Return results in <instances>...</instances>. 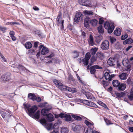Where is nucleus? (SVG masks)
Returning <instances> with one entry per match:
<instances>
[{
    "label": "nucleus",
    "instance_id": "72a5a7b5",
    "mask_svg": "<svg viewBox=\"0 0 133 133\" xmlns=\"http://www.w3.org/2000/svg\"><path fill=\"white\" fill-rule=\"evenodd\" d=\"M68 132V129L65 127H62L61 129V133H67Z\"/></svg>",
    "mask_w": 133,
    "mask_h": 133
},
{
    "label": "nucleus",
    "instance_id": "5fc2aeb1",
    "mask_svg": "<svg viewBox=\"0 0 133 133\" xmlns=\"http://www.w3.org/2000/svg\"><path fill=\"white\" fill-rule=\"evenodd\" d=\"M96 2L95 1L94 2H91V6L90 7H96Z\"/></svg>",
    "mask_w": 133,
    "mask_h": 133
},
{
    "label": "nucleus",
    "instance_id": "f257e3e1",
    "mask_svg": "<svg viewBox=\"0 0 133 133\" xmlns=\"http://www.w3.org/2000/svg\"><path fill=\"white\" fill-rule=\"evenodd\" d=\"M54 83L58 88L59 89L61 90L66 91H71V89L69 87L64 86L59 81L56 79L53 80Z\"/></svg>",
    "mask_w": 133,
    "mask_h": 133
},
{
    "label": "nucleus",
    "instance_id": "9d476101",
    "mask_svg": "<svg viewBox=\"0 0 133 133\" xmlns=\"http://www.w3.org/2000/svg\"><path fill=\"white\" fill-rule=\"evenodd\" d=\"M115 76L114 74H110L108 72H106L104 74V77L106 79L109 81L112 80V78Z\"/></svg>",
    "mask_w": 133,
    "mask_h": 133
},
{
    "label": "nucleus",
    "instance_id": "2eb2a0df",
    "mask_svg": "<svg viewBox=\"0 0 133 133\" xmlns=\"http://www.w3.org/2000/svg\"><path fill=\"white\" fill-rule=\"evenodd\" d=\"M90 18L88 17H87L84 19V26L86 28H88L89 26V22Z\"/></svg>",
    "mask_w": 133,
    "mask_h": 133
},
{
    "label": "nucleus",
    "instance_id": "bb28decb",
    "mask_svg": "<svg viewBox=\"0 0 133 133\" xmlns=\"http://www.w3.org/2000/svg\"><path fill=\"white\" fill-rule=\"evenodd\" d=\"M9 34L10 37H11L13 41H15L16 40V38L14 36L15 33L14 32L11 31L10 32Z\"/></svg>",
    "mask_w": 133,
    "mask_h": 133
},
{
    "label": "nucleus",
    "instance_id": "c85d7f7f",
    "mask_svg": "<svg viewBox=\"0 0 133 133\" xmlns=\"http://www.w3.org/2000/svg\"><path fill=\"white\" fill-rule=\"evenodd\" d=\"M98 32L99 34H103L104 31V29L102 25H100L97 28Z\"/></svg>",
    "mask_w": 133,
    "mask_h": 133
},
{
    "label": "nucleus",
    "instance_id": "f704fd0d",
    "mask_svg": "<svg viewBox=\"0 0 133 133\" xmlns=\"http://www.w3.org/2000/svg\"><path fill=\"white\" fill-rule=\"evenodd\" d=\"M84 3L85 4L83 5L90 7L91 6V2L88 0H85Z\"/></svg>",
    "mask_w": 133,
    "mask_h": 133
},
{
    "label": "nucleus",
    "instance_id": "6ab92c4d",
    "mask_svg": "<svg viewBox=\"0 0 133 133\" xmlns=\"http://www.w3.org/2000/svg\"><path fill=\"white\" fill-rule=\"evenodd\" d=\"M126 85L124 83L120 84L118 87V89L121 91H123L125 90L126 88Z\"/></svg>",
    "mask_w": 133,
    "mask_h": 133
},
{
    "label": "nucleus",
    "instance_id": "7ed1b4c3",
    "mask_svg": "<svg viewBox=\"0 0 133 133\" xmlns=\"http://www.w3.org/2000/svg\"><path fill=\"white\" fill-rule=\"evenodd\" d=\"M114 23H109L108 22H106L104 23V26L105 29L108 30L109 33H111L113 32L115 26Z\"/></svg>",
    "mask_w": 133,
    "mask_h": 133
},
{
    "label": "nucleus",
    "instance_id": "58836bf2",
    "mask_svg": "<svg viewBox=\"0 0 133 133\" xmlns=\"http://www.w3.org/2000/svg\"><path fill=\"white\" fill-rule=\"evenodd\" d=\"M39 116L40 111H37L33 116L35 118L38 119L39 118Z\"/></svg>",
    "mask_w": 133,
    "mask_h": 133
},
{
    "label": "nucleus",
    "instance_id": "49530a36",
    "mask_svg": "<svg viewBox=\"0 0 133 133\" xmlns=\"http://www.w3.org/2000/svg\"><path fill=\"white\" fill-rule=\"evenodd\" d=\"M92 129L93 128H88L86 131L85 133H93Z\"/></svg>",
    "mask_w": 133,
    "mask_h": 133
},
{
    "label": "nucleus",
    "instance_id": "13d9d810",
    "mask_svg": "<svg viewBox=\"0 0 133 133\" xmlns=\"http://www.w3.org/2000/svg\"><path fill=\"white\" fill-rule=\"evenodd\" d=\"M110 39L112 43H113L116 41V39L113 37H111Z\"/></svg>",
    "mask_w": 133,
    "mask_h": 133
},
{
    "label": "nucleus",
    "instance_id": "473e14b6",
    "mask_svg": "<svg viewBox=\"0 0 133 133\" xmlns=\"http://www.w3.org/2000/svg\"><path fill=\"white\" fill-rule=\"evenodd\" d=\"M28 98L29 99H31L33 101H35L36 96L30 93L28 95Z\"/></svg>",
    "mask_w": 133,
    "mask_h": 133
},
{
    "label": "nucleus",
    "instance_id": "79ce46f5",
    "mask_svg": "<svg viewBox=\"0 0 133 133\" xmlns=\"http://www.w3.org/2000/svg\"><path fill=\"white\" fill-rule=\"evenodd\" d=\"M131 77H129L126 81V83L130 85H131V84L132 82L131 81Z\"/></svg>",
    "mask_w": 133,
    "mask_h": 133
},
{
    "label": "nucleus",
    "instance_id": "a19ab883",
    "mask_svg": "<svg viewBox=\"0 0 133 133\" xmlns=\"http://www.w3.org/2000/svg\"><path fill=\"white\" fill-rule=\"evenodd\" d=\"M50 126L51 128H52L53 129H56L58 128L57 124L55 123L53 124L52 123L50 124Z\"/></svg>",
    "mask_w": 133,
    "mask_h": 133
},
{
    "label": "nucleus",
    "instance_id": "cd10ccee",
    "mask_svg": "<svg viewBox=\"0 0 133 133\" xmlns=\"http://www.w3.org/2000/svg\"><path fill=\"white\" fill-rule=\"evenodd\" d=\"M85 124L89 127V128H94L93 123H91L87 120H85L84 122Z\"/></svg>",
    "mask_w": 133,
    "mask_h": 133
},
{
    "label": "nucleus",
    "instance_id": "bf43d9fd",
    "mask_svg": "<svg viewBox=\"0 0 133 133\" xmlns=\"http://www.w3.org/2000/svg\"><path fill=\"white\" fill-rule=\"evenodd\" d=\"M62 114V113L60 114H59V115H55V117L56 118H57L59 117H60L61 118H63L62 117V115H61V114Z\"/></svg>",
    "mask_w": 133,
    "mask_h": 133
},
{
    "label": "nucleus",
    "instance_id": "4468645a",
    "mask_svg": "<svg viewBox=\"0 0 133 133\" xmlns=\"http://www.w3.org/2000/svg\"><path fill=\"white\" fill-rule=\"evenodd\" d=\"M62 117L63 118H65V120L67 121H69L71 120V117L69 115L66 114L65 113H62L61 114Z\"/></svg>",
    "mask_w": 133,
    "mask_h": 133
},
{
    "label": "nucleus",
    "instance_id": "c9c22d12",
    "mask_svg": "<svg viewBox=\"0 0 133 133\" xmlns=\"http://www.w3.org/2000/svg\"><path fill=\"white\" fill-rule=\"evenodd\" d=\"M97 103L99 105L103 106L104 107L108 108L107 107L106 105L102 101H97Z\"/></svg>",
    "mask_w": 133,
    "mask_h": 133
},
{
    "label": "nucleus",
    "instance_id": "412c9836",
    "mask_svg": "<svg viewBox=\"0 0 133 133\" xmlns=\"http://www.w3.org/2000/svg\"><path fill=\"white\" fill-rule=\"evenodd\" d=\"M46 116L47 117V119L48 121L51 122L54 120V118L52 115L51 114H49Z\"/></svg>",
    "mask_w": 133,
    "mask_h": 133
},
{
    "label": "nucleus",
    "instance_id": "39448f33",
    "mask_svg": "<svg viewBox=\"0 0 133 133\" xmlns=\"http://www.w3.org/2000/svg\"><path fill=\"white\" fill-rule=\"evenodd\" d=\"M0 113L2 117L6 121H8L12 115L10 111H5L3 110L1 111Z\"/></svg>",
    "mask_w": 133,
    "mask_h": 133
},
{
    "label": "nucleus",
    "instance_id": "680f3d73",
    "mask_svg": "<svg viewBox=\"0 0 133 133\" xmlns=\"http://www.w3.org/2000/svg\"><path fill=\"white\" fill-rule=\"evenodd\" d=\"M104 22L103 19L102 18H100L99 20V23L100 24H102Z\"/></svg>",
    "mask_w": 133,
    "mask_h": 133
},
{
    "label": "nucleus",
    "instance_id": "6e6d98bb",
    "mask_svg": "<svg viewBox=\"0 0 133 133\" xmlns=\"http://www.w3.org/2000/svg\"><path fill=\"white\" fill-rule=\"evenodd\" d=\"M96 60V57L94 56H92L91 59V61L92 62H93Z\"/></svg>",
    "mask_w": 133,
    "mask_h": 133
},
{
    "label": "nucleus",
    "instance_id": "3c124183",
    "mask_svg": "<svg viewBox=\"0 0 133 133\" xmlns=\"http://www.w3.org/2000/svg\"><path fill=\"white\" fill-rule=\"evenodd\" d=\"M85 0H78V3L79 4L83 5L85 4L84 3Z\"/></svg>",
    "mask_w": 133,
    "mask_h": 133
},
{
    "label": "nucleus",
    "instance_id": "f3484780",
    "mask_svg": "<svg viewBox=\"0 0 133 133\" xmlns=\"http://www.w3.org/2000/svg\"><path fill=\"white\" fill-rule=\"evenodd\" d=\"M88 42L89 44L91 46H93L94 45L95 42L94 41V39L92 35H90L88 40Z\"/></svg>",
    "mask_w": 133,
    "mask_h": 133
},
{
    "label": "nucleus",
    "instance_id": "37998d69",
    "mask_svg": "<svg viewBox=\"0 0 133 133\" xmlns=\"http://www.w3.org/2000/svg\"><path fill=\"white\" fill-rule=\"evenodd\" d=\"M0 56L1 57L2 61L4 62H7V59L1 53H0Z\"/></svg>",
    "mask_w": 133,
    "mask_h": 133
},
{
    "label": "nucleus",
    "instance_id": "a878e982",
    "mask_svg": "<svg viewBox=\"0 0 133 133\" xmlns=\"http://www.w3.org/2000/svg\"><path fill=\"white\" fill-rule=\"evenodd\" d=\"M84 94L88 99H92L93 98V95L90 92H85Z\"/></svg>",
    "mask_w": 133,
    "mask_h": 133
},
{
    "label": "nucleus",
    "instance_id": "5701e85b",
    "mask_svg": "<svg viewBox=\"0 0 133 133\" xmlns=\"http://www.w3.org/2000/svg\"><path fill=\"white\" fill-rule=\"evenodd\" d=\"M120 84L119 82L117 80H114L112 81V84L114 87H118Z\"/></svg>",
    "mask_w": 133,
    "mask_h": 133
},
{
    "label": "nucleus",
    "instance_id": "6e6552de",
    "mask_svg": "<svg viewBox=\"0 0 133 133\" xmlns=\"http://www.w3.org/2000/svg\"><path fill=\"white\" fill-rule=\"evenodd\" d=\"M101 48L104 50H107L109 48V43L108 41H105L101 45Z\"/></svg>",
    "mask_w": 133,
    "mask_h": 133
},
{
    "label": "nucleus",
    "instance_id": "4c0bfd02",
    "mask_svg": "<svg viewBox=\"0 0 133 133\" xmlns=\"http://www.w3.org/2000/svg\"><path fill=\"white\" fill-rule=\"evenodd\" d=\"M72 55L74 58L77 57L79 56V52L76 51H74L72 53Z\"/></svg>",
    "mask_w": 133,
    "mask_h": 133
},
{
    "label": "nucleus",
    "instance_id": "8fccbe9b",
    "mask_svg": "<svg viewBox=\"0 0 133 133\" xmlns=\"http://www.w3.org/2000/svg\"><path fill=\"white\" fill-rule=\"evenodd\" d=\"M102 84L104 87L107 86L109 85V83L107 81L103 80V81Z\"/></svg>",
    "mask_w": 133,
    "mask_h": 133
},
{
    "label": "nucleus",
    "instance_id": "052dcab7",
    "mask_svg": "<svg viewBox=\"0 0 133 133\" xmlns=\"http://www.w3.org/2000/svg\"><path fill=\"white\" fill-rule=\"evenodd\" d=\"M68 28L70 30H72L73 29V27L71 25L69 24L68 26Z\"/></svg>",
    "mask_w": 133,
    "mask_h": 133
},
{
    "label": "nucleus",
    "instance_id": "a211bd4d",
    "mask_svg": "<svg viewBox=\"0 0 133 133\" xmlns=\"http://www.w3.org/2000/svg\"><path fill=\"white\" fill-rule=\"evenodd\" d=\"M127 74L124 73H122L119 75V77L121 80H125L127 79Z\"/></svg>",
    "mask_w": 133,
    "mask_h": 133
},
{
    "label": "nucleus",
    "instance_id": "0e129e2a",
    "mask_svg": "<svg viewBox=\"0 0 133 133\" xmlns=\"http://www.w3.org/2000/svg\"><path fill=\"white\" fill-rule=\"evenodd\" d=\"M0 29L3 32H4L5 31L6 28H0Z\"/></svg>",
    "mask_w": 133,
    "mask_h": 133
},
{
    "label": "nucleus",
    "instance_id": "20e7f679",
    "mask_svg": "<svg viewBox=\"0 0 133 133\" xmlns=\"http://www.w3.org/2000/svg\"><path fill=\"white\" fill-rule=\"evenodd\" d=\"M129 61L127 58H125L122 61V64L124 67L123 69L125 71H129L131 70L130 65L129 64Z\"/></svg>",
    "mask_w": 133,
    "mask_h": 133
},
{
    "label": "nucleus",
    "instance_id": "c03bdc74",
    "mask_svg": "<svg viewBox=\"0 0 133 133\" xmlns=\"http://www.w3.org/2000/svg\"><path fill=\"white\" fill-rule=\"evenodd\" d=\"M91 56V55L90 52L87 53L85 55V58L89 60L90 59Z\"/></svg>",
    "mask_w": 133,
    "mask_h": 133
},
{
    "label": "nucleus",
    "instance_id": "c756f323",
    "mask_svg": "<svg viewBox=\"0 0 133 133\" xmlns=\"http://www.w3.org/2000/svg\"><path fill=\"white\" fill-rule=\"evenodd\" d=\"M84 14L86 15H91L93 14L94 13L91 11L85 10L83 11Z\"/></svg>",
    "mask_w": 133,
    "mask_h": 133
},
{
    "label": "nucleus",
    "instance_id": "2f4dec72",
    "mask_svg": "<svg viewBox=\"0 0 133 133\" xmlns=\"http://www.w3.org/2000/svg\"><path fill=\"white\" fill-rule=\"evenodd\" d=\"M32 46V44L29 42H26L25 44V46L26 49H30L31 48Z\"/></svg>",
    "mask_w": 133,
    "mask_h": 133
},
{
    "label": "nucleus",
    "instance_id": "7c9ffc66",
    "mask_svg": "<svg viewBox=\"0 0 133 133\" xmlns=\"http://www.w3.org/2000/svg\"><path fill=\"white\" fill-rule=\"evenodd\" d=\"M98 49V48H97L94 47L93 48L91 49L90 50V53L93 55H95Z\"/></svg>",
    "mask_w": 133,
    "mask_h": 133
},
{
    "label": "nucleus",
    "instance_id": "423d86ee",
    "mask_svg": "<svg viewBox=\"0 0 133 133\" xmlns=\"http://www.w3.org/2000/svg\"><path fill=\"white\" fill-rule=\"evenodd\" d=\"M57 23L58 25L60 26L62 30L63 29V23L64 20L62 19L61 16L58 15L56 19Z\"/></svg>",
    "mask_w": 133,
    "mask_h": 133
},
{
    "label": "nucleus",
    "instance_id": "4d7b16f0",
    "mask_svg": "<svg viewBox=\"0 0 133 133\" xmlns=\"http://www.w3.org/2000/svg\"><path fill=\"white\" fill-rule=\"evenodd\" d=\"M35 101H36L37 102H39L41 101V99L39 97H36V96Z\"/></svg>",
    "mask_w": 133,
    "mask_h": 133
},
{
    "label": "nucleus",
    "instance_id": "de8ad7c7",
    "mask_svg": "<svg viewBox=\"0 0 133 133\" xmlns=\"http://www.w3.org/2000/svg\"><path fill=\"white\" fill-rule=\"evenodd\" d=\"M128 37V35L127 34L123 35L121 36V39L122 40H124L127 38Z\"/></svg>",
    "mask_w": 133,
    "mask_h": 133
},
{
    "label": "nucleus",
    "instance_id": "603ef678",
    "mask_svg": "<svg viewBox=\"0 0 133 133\" xmlns=\"http://www.w3.org/2000/svg\"><path fill=\"white\" fill-rule=\"evenodd\" d=\"M128 97L130 100H133V94H130L129 95H128Z\"/></svg>",
    "mask_w": 133,
    "mask_h": 133
},
{
    "label": "nucleus",
    "instance_id": "9b49d317",
    "mask_svg": "<svg viewBox=\"0 0 133 133\" xmlns=\"http://www.w3.org/2000/svg\"><path fill=\"white\" fill-rule=\"evenodd\" d=\"M39 49L42 48L41 51V54L42 55H45L48 53L49 52L48 49L42 45H40L39 46Z\"/></svg>",
    "mask_w": 133,
    "mask_h": 133
},
{
    "label": "nucleus",
    "instance_id": "a18cd8bd",
    "mask_svg": "<svg viewBox=\"0 0 133 133\" xmlns=\"http://www.w3.org/2000/svg\"><path fill=\"white\" fill-rule=\"evenodd\" d=\"M83 64L84 65H87L88 64L89 60H87V59L84 58L83 59Z\"/></svg>",
    "mask_w": 133,
    "mask_h": 133
},
{
    "label": "nucleus",
    "instance_id": "ea45409f",
    "mask_svg": "<svg viewBox=\"0 0 133 133\" xmlns=\"http://www.w3.org/2000/svg\"><path fill=\"white\" fill-rule=\"evenodd\" d=\"M14 96V94H10L8 95L7 98L10 100L12 101L13 99Z\"/></svg>",
    "mask_w": 133,
    "mask_h": 133
},
{
    "label": "nucleus",
    "instance_id": "ddd939ff",
    "mask_svg": "<svg viewBox=\"0 0 133 133\" xmlns=\"http://www.w3.org/2000/svg\"><path fill=\"white\" fill-rule=\"evenodd\" d=\"M102 68L101 67H99L98 65H95L93 66L90 67V70L91 73L92 74H94L95 72L96 69H100Z\"/></svg>",
    "mask_w": 133,
    "mask_h": 133
},
{
    "label": "nucleus",
    "instance_id": "69168bd1",
    "mask_svg": "<svg viewBox=\"0 0 133 133\" xmlns=\"http://www.w3.org/2000/svg\"><path fill=\"white\" fill-rule=\"evenodd\" d=\"M54 56V54L53 53H52L51 54L49 55L47 57L49 58H51L52 57Z\"/></svg>",
    "mask_w": 133,
    "mask_h": 133
},
{
    "label": "nucleus",
    "instance_id": "f8f14e48",
    "mask_svg": "<svg viewBox=\"0 0 133 133\" xmlns=\"http://www.w3.org/2000/svg\"><path fill=\"white\" fill-rule=\"evenodd\" d=\"M82 15L81 13L80 12H78L76 13V15L74 18V20L75 22H78L80 19V18Z\"/></svg>",
    "mask_w": 133,
    "mask_h": 133
},
{
    "label": "nucleus",
    "instance_id": "e2e57ef3",
    "mask_svg": "<svg viewBox=\"0 0 133 133\" xmlns=\"http://www.w3.org/2000/svg\"><path fill=\"white\" fill-rule=\"evenodd\" d=\"M119 93H115V97H117L118 98H119Z\"/></svg>",
    "mask_w": 133,
    "mask_h": 133
},
{
    "label": "nucleus",
    "instance_id": "09e8293b",
    "mask_svg": "<svg viewBox=\"0 0 133 133\" xmlns=\"http://www.w3.org/2000/svg\"><path fill=\"white\" fill-rule=\"evenodd\" d=\"M104 120L107 125H109L111 124V123L110 121L107 118H105Z\"/></svg>",
    "mask_w": 133,
    "mask_h": 133
},
{
    "label": "nucleus",
    "instance_id": "4be33fe9",
    "mask_svg": "<svg viewBox=\"0 0 133 133\" xmlns=\"http://www.w3.org/2000/svg\"><path fill=\"white\" fill-rule=\"evenodd\" d=\"M133 42V40L132 39L129 38L124 41L123 43L124 44H130L132 43Z\"/></svg>",
    "mask_w": 133,
    "mask_h": 133
},
{
    "label": "nucleus",
    "instance_id": "f03ea898",
    "mask_svg": "<svg viewBox=\"0 0 133 133\" xmlns=\"http://www.w3.org/2000/svg\"><path fill=\"white\" fill-rule=\"evenodd\" d=\"M23 105L24 108L25 109H26L28 111L29 113V115L31 117L32 116V114L34 113L37 109V107L35 105L33 106L30 108H29L30 107L29 104H24Z\"/></svg>",
    "mask_w": 133,
    "mask_h": 133
},
{
    "label": "nucleus",
    "instance_id": "338daca9",
    "mask_svg": "<svg viewBox=\"0 0 133 133\" xmlns=\"http://www.w3.org/2000/svg\"><path fill=\"white\" fill-rule=\"evenodd\" d=\"M119 98L123 97L124 95V94L123 92L119 93Z\"/></svg>",
    "mask_w": 133,
    "mask_h": 133
},
{
    "label": "nucleus",
    "instance_id": "aec40b11",
    "mask_svg": "<svg viewBox=\"0 0 133 133\" xmlns=\"http://www.w3.org/2000/svg\"><path fill=\"white\" fill-rule=\"evenodd\" d=\"M115 60L113 58L110 57L108 61V63L110 66H112L114 65Z\"/></svg>",
    "mask_w": 133,
    "mask_h": 133
},
{
    "label": "nucleus",
    "instance_id": "e433bc0d",
    "mask_svg": "<svg viewBox=\"0 0 133 133\" xmlns=\"http://www.w3.org/2000/svg\"><path fill=\"white\" fill-rule=\"evenodd\" d=\"M71 116L72 118L77 120H81L82 119L81 117L76 115L72 114Z\"/></svg>",
    "mask_w": 133,
    "mask_h": 133
},
{
    "label": "nucleus",
    "instance_id": "393cba45",
    "mask_svg": "<svg viewBox=\"0 0 133 133\" xmlns=\"http://www.w3.org/2000/svg\"><path fill=\"white\" fill-rule=\"evenodd\" d=\"M98 23V21L96 19H94L90 21V23L91 25L93 26H96Z\"/></svg>",
    "mask_w": 133,
    "mask_h": 133
},
{
    "label": "nucleus",
    "instance_id": "dca6fc26",
    "mask_svg": "<svg viewBox=\"0 0 133 133\" xmlns=\"http://www.w3.org/2000/svg\"><path fill=\"white\" fill-rule=\"evenodd\" d=\"M83 102L85 104L90 106L94 107L95 106V104L93 102H89L87 100H84Z\"/></svg>",
    "mask_w": 133,
    "mask_h": 133
},
{
    "label": "nucleus",
    "instance_id": "1a4fd4ad",
    "mask_svg": "<svg viewBox=\"0 0 133 133\" xmlns=\"http://www.w3.org/2000/svg\"><path fill=\"white\" fill-rule=\"evenodd\" d=\"M51 109V107L50 105H49L45 108L42 109L41 111L42 115L44 116H47L48 115V111Z\"/></svg>",
    "mask_w": 133,
    "mask_h": 133
},
{
    "label": "nucleus",
    "instance_id": "774afa93",
    "mask_svg": "<svg viewBox=\"0 0 133 133\" xmlns=\"http://www.w3.org/2000/svg\"><path fill=\"white\" fill-rule=\"evenodd\" d=\"M38 42H35V43H34V46L35 48H36L37 47L38 45Z\"/></svg>",
    "mask_w": 133,
    "mask_h": 133
},
{
    "label": "nucleus",
    "instance_id": "b1692460",
    "mask_svg": "<svg viewBox=\"0 0 133 133\" xmlns=\"http://www.w3.org/2000/svg\"><path fill=\"white\" fill-rule=\"evenodd\" d=\"M114 34L117 36H119L121 33V29L118 28H117L114 32Z\"/></svg>",
    "mask_w": 133,
    "mask_h": 133
},
{
    "label": "nucleus",
    "instance_id": "0eeeda50",
    "mask_svg": "<svg viewBox=\"0 0 133 133\" xmlns=\"http://www.w3.org/2000/svg\"><path fill=\"white\" fill-rule=\"evenodd\" d=\"M11 79V74L10 73H8L2 75L1 78V80L4 82L6 81H9Z\"/></svg>",
    "mask_w": 133,
    "mask_h": 133
},
{
    "label": "nucleus",
    "instance_id": "864d4df0",
    "mask_svg": "<svg viewBox=\"0 0 133 133\" xmlns=\"http://www.w3.org/2000/svg\"><path fill=\"white\" fill-rule=\"evenodd\" d=\"M40 122L42 124H45L46 123V121L44 119H41Z\"/></svg>",
    "mask_w": 133,
    "mask_h": 133
}]
</instances>
